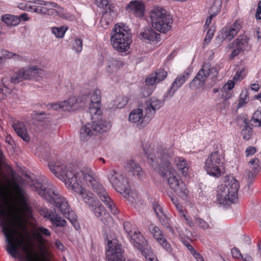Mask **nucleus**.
<instances>
[{
	"label": "nucleus",
	"instance_id": "nucleus-1",
	"mask_svg": "<svg viewBox=\"0 0 261 261\" xmlns=\"http://www.w3.org/2000/svg\"><path fill=\"white\" fill-rule=\"evenodd\" d=\"M48 166L50 171L62 180L68 189L73 190L81 196L90 208L94 206L99 200L93 193L82 187V178L91 187L93 191L113 215H116L119 213L117 207L109 196L106 189L98 181L96 175L91 169L86 167L80 172L75 173L70 167L65 166L62 163L51 161H48Z\"/></svg>",
	"mask_w": 261,
	"mask_h": 261
},
{
	"label": "nucleus",
	"instance_id": "nucleus-2",
	"mask_svg": "<svg viewBox=\"0 0 261 261\" xmlns=\"http://www.w3.org/2000/svg\"><path fill=\"white\" fill-rule=\"evenodd\" d=\"M143 150L150 165L153 168L158 169L159 174L167 180L170 188L176 195L185 199L188 193L186 186L176 177V172L171 164V158L174 154L172 147H158L155 153L146 150L144 147Z\"/></svg>",
	"mask_w": 261,
	"mask_h": 261
},
{
	"label": "nucleus",
	"instance_id": "nucleus-3",
	"mask_svg": "<svg viewBox=\"0 0 261 261\" xmlns=\"http://www.w3.org/2000/svg\"><path fill=\"white\" fill-rule=\"evenodd\" d=\"M36 184L39 195L58 208L76 230L80 228L76 214L73 211H70L67 200L59 193L56 188L53 185H47L45 179H38Z\"/></svg>",
	"mask_w": 261,
	"mask_h": 261
},
{
	"label": "nucleus",
	"instance_id": "nucleus-4",
	"mask_svg": "<svg viewBox=\"0 0 261 261\" xmlns=\"http://www.w3.org/2000/svg\"><path fill=\"white\" fill-rule=\"evenodd\" d=\"M132 35L127 27L123 23L116 24L111 33V42L113 48L119 52H125L129 48Z\"/></svg>",
	"mask_w": 261,
	"mask_h": 261
},
{
	"label": "nucleus",
	"instance_id": "nucleus-5",
	"mask_svg": "<svg viewBox=\"0 0 261 261\" xmlns=\"http://www.w3.org/2000/svg\"><path fill=\"white\" fill-rule=\"evenodd\" d=\"M240 186L239 181L233 177L228 178L217 188V200L221 204L234 202L237 198Z\"/></svg>",
	"mask_w": 261,
	"mask_h": 261
},
{
	"label": "nucleus",
	"instance_id": "nucleus-6",
	"mask_svg": "<svg viewBox=\"0 0 261 261\" xmlns=\"http://www.w3.org/2000/svg\"><path fill=\"white\" fill-rule=\"evenodd\" d=\"M149 17L152 27L156 31L165 33L171 28L172 18L163 8H153L150 11Z\"/></svg>",
	"mask_w": 261,
	"mask_h": 261
},
{
	"label": "nucleus",
	"instance_id": "nucleus-7",
	"mask_svg": "<svg viewBox=\"0 0 261 261\" xmlns=\"http://www.w3.org/2000/svg\"><path fill=\"white\" fill-rule=\"evenodd\" d=\"M224 156L223 150L216 147L210 153L205 162L204 168L208 174L215 177L220 176L222 172Z\"/></svg>",
	"mask_w": 261,
	"mask_h": 261
},
{
	"label": "nucleus",
	"instance_id": "nucleus-8",
	"mask_svg": "<svg viewBox=\"0 0 261 261\" xmlns=\"http://www.w3.org/2000/svg\"><path fill=\"white\" fill-rule=\"evenodd\" d=\"M218 73V70L216 67H212L211 65L208 63H205L191 82L190 88L191 89L194 90L195 89L201 87L203 85L208 76L211 77L212 79L214 84H212L211 86H213L216 83Z\"/></svg>",
	"mask_w": 261,
	"mask_h": 261
},
{
	"label": "nucleus",
	"instance_id": "nucleus-9",
	"mask_svg": "<svg viewBox=\"0 0 261 261\" xmlns=\"http://www.w3.org/2000/svg\"><path fill=\"white\" fill-rule=\"evenodd\" d=\"M3 230L6 242L9 245V246L7 248V251L13 257H16L18 252V249L21 248L27 254L28 261H42L41 258L37 254H35L32 257H30V253L22 241L19 242L17 244H15L14 241L15 239L11 235L10 230L6 226L3 227Z\"/></svg>",
	"mask_w": 261,
	"mask_h": 261
},
{
	"label": "nucleus",
	"instance_id": "nucleus-10",
	"mask_svg": "<svg viewBox=\"0 0 261 261\" xmlns=\"http://www.w3.org/2000/svg\"><path fill=\"white\" fill-rule=\"evenodd\" d=\"M111 126L110 122L102 120L94 121L92 124L87 123L81 128L80 139L82 141H87L93 135L106 132Z\"/></svg>",
	"mask_w": 261,
	"mask_h": 261
},
{
	"label": "nucleus",
	"instance_id": "nucleus-11",
	"mask_svg": "<svg viewBox=\"0 0 261 261\" xmlns=\"http://www.w3.org/2000/svg\"><path fill=\"white\" fill-rule=\"evenodd\" d=\"M107 177L110 182L117 192L123 194L125 197L128 196L130 188L128 179L124 178L120 172L114 170H111Z\"/></svg>",
	"mask_w": 261,
	"mask_h": 261
},
{
	"label": "nucleus",
	"instance_id": "nucleus-12",
	"mask_svg": "<svg viewBox=\"0 0 261 261\" xmlns=\"http://www.w3.org/2000/svg\"><path fill=\"white\" fill-rule=\"evenodd\" d=\"M249 38L245 35H240L233 42L227 45V48L232 49L230 58L233 59L245 51H248L251 48L249 43Z\"/></svg>",
	"mask_w": 261,
	"mask_h": 261
},
{
	"label": "nucleus",
	"instance_id": "nucleus-13",
	"mask_svg": "<svg viewBox=\"0 0 261 261\" xmlns=\"http://www.w3.org/2000/svg\"><path fill=\"white\" fill-rule=\"evenodd\" d=\"M132 244L145 257L146 261H156L157 258L143 235L139 236Z\"/></svg>",
	"mask_w": 261,
	"mask_h": 261
},
{
	"label": "nucleus",
	"instance_id": "nucleus-14",
	"mask_svg": "<svg viewBox=\"0 0 261 261\" xmlns=\"http://www.w3.org/2000/svg\"><path fill=\"white\" fill-rule=\"evenodd\" d=\"M122 246L117 240L109 241L107 257L109 261H125Z\"/></svg>",
	"mask_w": 261,
	"mask_h": 261
},
{
	"label": "nucleus",
	"instance_id": "nucleus-15",
	"mask_svg": "<svg viewBox=\"0 0 261 261\" xmlns=\"http://www.w3.org/2000/svg\"><path fill=\"white\" fill-rule=\"evenodd\" d=\"M163 105V102L155 97L151 98L149 101H147L145 108V115L142 121L143 123L147 124L154 116L156 111L159 110Z\"/></svg>",
	"mask_w": 261,
	"mask_h": 261
},
{
	"label": "nucleus",
	"instance_id": "nucleus-16",
	"mask_svg": "<svg viewBox=\"0 0 261 261\" xmlns=\"http://www.w3.org/2000/svg\"><path fill=\"white\" fill-rule=\"evenodd\" d=\"M150 232L153 235L154 238L156 241L168 252H171L172 248L170 243H169L162 234V231L159 228L153 224H150L149 226Z\"/></svg>",
	"mask_w": 261,
	"mask_h": 261
},
{
	"label": "nucleus",
	"instance_id": "nucleus-17",
	"mask_svg": "<svg viewBox=\"0 0 261 261\" xmlns=\"http://www.w3.org/2000/svg\"><path fill=\"white\" fill-rule=\"evenodd\" d=\"M101 100L100 92L98 89L95 90L91 96L89 105V113L91 117L94 115L100 116L101 111L100 110V102Z\"/></svg>",
	"mask_w": 261,
	"mask_h": 261
},
{
	"label": "nucleus",
	"instance_id": "nucleus-18",
	"mask_svg": "<svg viewBox=\"0 0 261 261\" xmlns=\"http://www.w3.org/2000/svg\"><path fill=\"white\" fill-rule=\"evenodd\" d=\"M40 214L44 218L49 220L57 227H63L66 225V221L57 214L55 211L43 208L41 210Z\"/></svg>",
	"mask_w": 261,
	"mask_h": 261
},
{
	"label": "nucleus",
	"instance_id": "nucleus-19",
	"mask_svg": "<svg viewBox=\"0 0 261 261\" xmlns=\"http://www.w3.org/2000/svg\"><path fill=\"white\" fill-rule=\"evenodd\" d=\"M241 28L240 24L235 22L230 27L223 29L219 37L223 40L230 41L237 34Z\"/></svg>",
	"mask_w": 261,
	"mask_h": 261
},
{
	"label": "nucleus",
	"instance_id": "nucleus-20",
	"mask_svg": "<svg viewBox=\"0 0 261 261\" xmlns=\"http://www.w3.org/2000/svg\"><path fill=\"white\" fill-rule=\"evenodd\" d=\"M192 72V70L191 69L188 68L184 73L178 75L176 77L170 89V92H172V94H173L175 91L180 87L189 78Z\"/></svg>",
	"mask_w": 261,
	"mask_h": 261
},
{
	"label": "nucleus",
	"instance_id": "nucleus-21",
	"mask_svg": "<svg viewBox=\"0 0 261 261\" xmlns=\"http://www.w3.org/2000/svg\"><path fill=\"white\" fill-rule=\"evenodd\" d=\"M126 10L134 14L136 16L140 17L144 15V6L139 1H132L126 7Z\"/></svg>",
	"mask_w": 261,
	"mask_h": 261
},
{
	"label": "nucleus",
	"instance_id": "nucleus-22",
	"mask_svg": "<svg viewBox=\"0 0 261 261\" xmlns=\"http://www.w3.org/2000/svg\"><path fill=\"white\" fill-rule=\"evenodd\" d=\"M30 2L44 6V8L46 9L47 15H49L55 14L58 12L57 9H61L57 3L52 2H47L42 0H31L30 1Z\"/></svg>",
	"mask_w": 261,
	"mask_h": 261
},
{
	"label": "nucleus",
	"instance_id": "nucleus-23",
	"mask_svg": "<svg viewBox=\"0 0 261 261\" xmlns=\"http://www.w3.org/2000/svg\"><path fill=\"white\" fill-rule=\"evenodd\" d=\"M13 127L17 134L24 141L28 142L30 141L27 128L23 123L17 122L13 124Z\"/></svg>",
	"mask_w": 261,
	"mask_h": 261
},
{
	"label": "nucleus",
	"instance_id": "nucleus-24",
	"mask_svg": "<svg viewBox=\"0 0 261 261\" xmlns=\"http://www.w3.org/2000/svg\"><path fill=\"white\" fill-rule=\"evenodd\" d=\"M42 235L49 237L51 235V233L47 228L43 226L36 227L34 232V236L40 244V250L42 252H44L45 249L43 243H42Z\"/></svg>",
	"mask_w": 261,
	"mask_h": 261
},
{
	"label": "nucleus",
	"instance_id": "nucleus-25",
	"mask_svg": "<svg viewBox=\"0 0 261 261\" xmlns=\"http://www.w3.org/2000/svg\"><path fill=\"white\" fill-rule=\"evenodd\" d=\"M152 207L154 213L163 225L168 226V221L165 214L164 213L161 206L156 201L152 203Z\"/></svg>",
	"mask_w": 261,
	"mask_h": 261
},
{
	"label": "nucleus",
	"instance_id": "nucleus-26",
	"mask_svg": "<svg viewBox=\"0 0 261 261\" xmlns=\"http://www.w3.org/2000/svg\"><path fill=\"white\" fill-rule=\"evenodd\" d=\"M140 35L142 37L148 41H156L159 42L160 41V34L156 33L153 29L148 27L145 28L143 31L141 33Z\"/></svg>",
	"mask_w": 261,
	"mask_h": 261
},
{
	"label": "nucleus",
	"instance_id": "nucleus-27",
	"mask_svg": "<svg viewBox=\"0 0 261 261\" xmlns=\"http://www.w3.org/2000/svg\"><path fill=\"white\" fill-rule=\"evenodd\" d=\"M125 168L132 171L133 175L136 176L140 179H142L144 176L142 168L134 160L128 161Z\"/></svg>",
	"mask_w": 261,
	"mask_h": 261
},
{
	"label": "nucleus",
	"instance_id": "nucleus-28",
	"mask_svg": "<svg viewBox=\"0 0 261 261\" xmlns=\"http://www.w3.org/2000/svg\"><path fill=\"white\" fill-rule=\"evenodd\" d=\"M90 210L94 212L95 216L100 220H102L103 216L106 218H111L110 214L106 212L105 207L99 201L96 204L94 205V206L91 207Z\"/></svg>",
	"mask_w": 261,
	"mask_h": 261
},
{
	"label": "nucleus",
	"instance_id": "nucleus-29",
	"mask_svg": "<svg viewBox=\"0 0 261 261\" xmlns=\"http://www.w3.org/2000/svg\"><path fill=\"white\" fill-rule=\"evenodd\" d=\"M143 110L142 109H136L133 110L129 115V121L132 123H137L141 120L140 125L144 126L146 124L143 123V120L144 119L143 117Z\"/></svg>",
	"mask_w": 261,
	"mask_h": 261
},
{
	"label": "nucleus",
	"instance_id": "nucleus-30",
	"mask_svg": "<svg viewBox=\"0 0 261 261\" xmlns=\"http://www.w3.org/2000/svg\"><path fill=\"white\" fill-rule=\"evenodd\" d=\"M29 71L27 69L22 68L15 72L11 78V82L14 84H18L23 80H28V74Z\"/></svg>",
	"mask_w": 261,
	"mask_h": 261
},
{
	"label": "nucleus",
	"instance_id": "nucleus-31",
	"mask_svg": "<svg viewBox=\"0 0 261 261\" xmlns=\"http://www.w3.org/2000/svg\"><path fill=\"white\" fill-rule=\"evenodd\" d=\"M27 71H30L28 74V80L38 81L39 77H42L44 74V71L41 68H38L36 66L30 67L27 69Z\"/></svg>",
	"mask_w": 261,
	"mask_h": 261
},
{
	"label": "nucleus",
	"instance_id": "nucleus-32",
	"mask_svg": "<svg viewBox=\"0 0 261 261\" xmlns=\"http://www.w3.org/2000/svg\"><path fill=\"white\" fill-rule=\"evenodd\" d=\"M15 191L21 203L25 206L28 205V195L25 190L17 183L14 184Z\"/></svg>",
	"mask_w": 261,
	"mask_h": 261
},
{
	"label": "nucleus",
	"instance_id": "nucleus-33",
	"mask_svg": "<svg viewBox=\"0 0 261 261\" xmlns=\"http://www.w3.org/2000/svg\"><path fill=\"white\" fill-rule=\"evenodd\" d=\"M123 66L120 61L117 60L113 58H110L107 63V71L111 73L116 71L120 67Z\"/></svg>",
	"mask_w": 261,
	"mask_h": 261
},
{
	"label": "nucleus",
	"instance_id": "nucleus-34",
	"mask_svg": "<svg viewBox=\"0 0 261 261\" xmlns=\"http://www.w3.org/2000/svg\"><path fill=\"white\" fill-rule=\"evenodd\" d=\"M1 20L8 26H15L20 22L19 18L11 14H5L2 16Z\"/></svg>",
	"mask_w": 261,
	"mask_h": 261
},
{
	"label": "nucleus",
	"instance_id": "nucleus-35",
	"mask_svg": "<svg viewBox=\"0 0 261 261\" xmlns=\"http://www.w3.org/2000/svg\"><path fill=\"white\" fill-rule=\"evenodd\" d=\"M63 111H70L75 110L77 108V102L75 97H71L67 100L63 101Z\"/></svg>",
	"mask_w": 261,
	"mask_h": 261
},
{
	"label": "nucleus",
	"instance_id": "nucleus-36",
	"mask_svg": "<svg viewBox=\"0 0 261 261\" xmlns=\"http://www.w3.org/2000/svg\"><path fill=\"white\" fill-rule=\"evenodd\" d=\"M178 169L184 176L188 174V167L186 160L182 158H178L177 163Z\"/></svg>",
	"mask_w": 261,
	"mask_h": 261
},
{
	"label": "nucleus",
	"instance_id": "nucleus-37",
	"mask_svg": "<svg viewBox=\"0 0 261 261\" xmlns=\"http://www.w3.org/2000/svg\"><path fill=\"white\" fill-rule=\"evenodd\" d=\"M95 3L98 7H101L104 9L103 14H107L111 12L108 0H95Z\"/></svg>",
	"mask_w": 261,
	"mask_h": 261
},
{
	"label": "nucleus",
	"instance_id": "nucleus-38",
	"mask_svg": "<svg viewBox=\"0 0 261 261\" xmlns=\"http://www.w3.org/2000/svg\"><path fill=\"white\" fill-rule=\"evenodd\" d=\"M245 126L241 131V134L243 138L246 140H248L252 134V128L248 125V123L246 119L244 120Z\"/></svg>",
	"mask_w": 261,
	"mask_h": 261
},
{
	"label": "nucleus",
	"instance_id": "nucleus-39",
	"mask_svg": "<svg viewBox=\"0 0 261 261\" xmlns=\"http://www.w3.org/2000/svg\"><path fill=\"white\" fill-rule=\"evenodd\" d=\"M159 83L164 80L167 75V72L164 69H160L153 73Z\"/></svg>",
	"mask_w": 261,
	"mask_h": 261
},
{
	"label": "nucleus",
	"instance_id": "nucleus-40",
	"mask_svg": "<svg viewBox=\"0 0 261 261\" xmlns=\"http://www.w3.org/2000/svg\"><path fill=\"white\" fill-rule=\"evenodd\" d=\"M124 229L127 234V237L130 235L135 230L137 229L129 222H125L123 224Z\"/></svg>",
	"mask_w": 261,
	"mask_h": 261
},
{
	"label": "nucleus",
	"instance_id": "nucleus-41",
	"mask_svg": "<svg viewBox=\"0 0 261 261\" xmlns=\"http://www.w3.org/2000/svg\"><path fill=\"white\" fill-rule=\"evenodd\" d=\"M63 101L58 102L50 103L47 105V108L49 110H54L55 111H63Z\"/></svg>",
	"mask_w": 261,
	"mask_h": 261
},
{
	"label": "nucleus",
	"instance_id": "nucleus-42",
	"mask_svg": "<svg viewBox=\"0 0 261 261\" xmlns=\"http://www.w3.org/2000/svg\"><path fill=\"white\" fill-rule=\"evenodd\" d=\"M32 9L31 10V12H36L42 15H47L46 13V9L44 8V6L43 5H39V6H32Z\"/></svg>",
	"mask_w": 261,
	"mask_h": 261
},
{
	"label": "nucleus",
	"instance_id": "nucleus-43",
	"mask_svg": "<svg viewBox=\"0 0 261 261\" xmlns=\"http://www.w3.org/2000/svg\"><path fill=\"white\" fill-rule=\"evenodd\" d=\"M66 32V30L63 27L53 28L52 33L55 35L57 37L62 38Z\"/></svg>",
	"mask_w": 261,
	"mask_h": 261
},
{
	"label": "nucleus",
	"instance_id": "nucleus-44",
	"mask_svg": "<svg viewBox=\"0 0 261 261\" xmlns=\"http://www.w3.org/2000/svg\"><path fill=\"white\" fill-rule=\"evenodd\" d=\"M195 223L203 229H207L210 227L209 224L200 218H195Z\"/></svg>",
	"mask_w": 261,
	"mask_h": 261
},
{
	"label": "nucleus",
	"instance_id": "nucleus-45",
	"mask_svg": "<svg viewBox=\"0 0 261 261\" xmlns=\"http://www.w3.org/2000/svg\"><path fill=\"white\" fill-rule=\"evenodd\" d=\"M245 175L247 178L248 186H250L252 185L253 180L256 177V174L253 173L252 171H251L250 169H249L246 170Z\"/></svg>",
	"mask_w": 261,
	"mask_h": 261
},
{
	"label": "nucleus",
	"instance_id": "nucleus-46",
	"mask_svg": "<svg viewBox=\"0 0 261 261\" xmlns=\"http://www.w3.org/2000/svg\"><path fill=\"white\" fill-rule=\"evenodd\" d=\"M73 48L76 53H80L82 50V40L79 38L75 39L73 43Z\"/></svg>",
	"mask_w": 261,
	"mask_h": 261
},
{
	"label": "nucleus",
	"instance_id": "nucleus-47",
	"mask_svg": "<svg viewBox=\"0 0 261 261\" xmlns=\"http://www.w3.org/2000/svg\"><path fill=\"white\" fill-rule=\"evenodd\" d=\"M142 234L138 230H135L133 232V233L130 234L127 236L128 238L129 239L130 243L132 244L133 242H135V240H136L138 238V237H139V236H142Z\"/></svg>",
	"mask_w": 261,
	"mask_h": 261
},
{
	"label": "nucleus",
	"instance_id": "nucleus-48",
	"mask_svg": "<svg viewBox=\"0 0 261 261\" xmlns=\"http://www.w3.org/2000/svg\"><path fill=\"white\" fill-rule=\"evenodd\" d=\"M159 83L155 79L153 74H151L146 79V83L148 85H153L154 84Z\"/></svg>",
	"mask_w": 261,
	"mask_h": 261
},
{
	"label": "nucleus",
	"instance_id": "nucleus-49",
	"mask_svg": "<svg viewBox=\"0 0 261 261\" xmlns=\"http://www.w3.org/2000/svg\"><path fill=\"white\" fill-rule=\"evenodd\" d=\"M256 152L255 147L253 146H249L245 150V153L246 156H249L253 155Z\"/></svg>",
	"mask_w": 261,
	"mask_h": 261
},
{
	"label": "nucleus",
	"instance_id": "nucleus-50",
	"mask_svg": "<svg viewBox=\"0 0 261 261\" xmlns=\"http://www.w3.org/2000/svg\"><path fill=\"white\" fill-rule=\"evenodd\" d=\"M247 97L246 92L244 94L243 93L241 94V97L240 98L238 108H240L244 106V105L246 103L245 99Z\"/></svg>",
	"mask_w": 261,
	"mask_h": 261
},
{
	"label": "nucleus",
	"instance_id": "nucleus-51",
	"mask_svg": "<svg viewBox=\"0 0 261 261\" xmlns=\"http://www.w3.org/2000/svg\"><path fill=\"white\" fill-rule=\"evenodd\" d=\"M18 7L21 10L27 11L31 12V10L32 9V6L29 5L27 3H20L18 5Z\"/></svg>",
	"mask_w": 261,
	"mask_h": 261
},
{
	"label": "nucleus",
	"instance_id": "nucleus-52",
	"mask_svg": "<svg viewBox=\"0 0 261 261\" xmlns=\"http://www.w3.org/2000/svg\"><path fill=\"white\" fill-rule=\"evenodd\" d=\"M47 118V115L44 112L36 114L35 119L39 121H42Z\"/></svg>",
	"mask_w": 261,
	"mask_h": 261
},
{
	"label": "nucleus",
	"instance_id": "nucleus-53",
	"mask_svg": "<svg viewBox=\"0 0 261 261\" xmlns=\"http://www.w3.org/2000/svg\"><path fill=\"white\" fill-rule=\"evenodd\" d=\"M231 254L232 256L235 258H239L240 257H242L240 251L236 247H234L231 250Z\"/></svg>",
	"mask_w": 261,
	"mask_h": 261
},
{
	"label": "nucleus",
	"instance_id": "nucleus-54",
	"mask_svg": "<svg viewBox=\"0 0 261 261\" xmlns=\"http://www.w3.org/2000/svg\"><path fill=\"white\" fill-rule=\"evenodd\" d=\"M213 32L211 31V29H209L206 33L204 41L206 43H208L209 41L211 40V39L213 38Z\"/></svg>",
	"mask_w": 261,
	"mask_h": 261
},
{
	"label": "nucleus",
	"instance_id": "nucleus-55",
	"mask_svg": "<svg viewBox=\"0 0 261 261\" xmlns=\"http://www.w3.org/2000/svg\"><path fill=\"white\" fill-rule=\"evenodd\" d=\"M9 89L6 86H4L3 88L0 87V98L4 99L6 96V93L9 92Z\"/></svg>",
	"mask_w": 261,
	"mask_h": 261
},
{
	"label": "nucleus",
	"instance_id": "nucleus-56",
	"mask_svg": "<svg viewBox=\"0 0 261 261\" xmlns=\"http://www.w3.org/2000/svg\"><path fill=\"white\" fill-rule=\"evenodd\" d=\"M2 54L4 56L3 59L5 58H9L11 59L13 58V53L9 52L7 50L3 49L2 50Z\"/></svg>",
	"mask_w": 261,
	"mask_h": 261
},
{
	"label": "nucleus",
	"instance_id": "nucleus-57",
	"mask_svg": "<svg viewBox=\"0 0 261 261\" xmlns=\"http://www.w3.org/2000/svg\"><path fill=\"white\" fill-rule=\"evenodd\" d=\"M251 121L253 122L252 124V125H254L255 126H261V120L257 119L253 115Z\"/></svg>",
	"mask_w": 261,
	"mask_h": 261
},
{
	"label": "nucleus",
	"instance_id": "nucleus-58",
	"mask_svg": "<svg viewBox=\"0 0 261 261\" xmlns=\"http://www.w3.org/2000/svg\"><path fill=\"white\" fill-rule=\"evenodd\" d=\"M192 254L196 258L197 261H204V258L202 257V256L201 254H200L197 251H194Z\"/></svg>",
	"mask_w": 261,
	"mask_h": 261
},
{
	"label": "nucleus",
	"instance_id": "nucleus-59",
	"mask_svg": "<svg viewBox=\"0 0 261 261\" xmlns=\"http://www.w3.org/2000/svg\"><path fill=\"white\" fill-rule=\"evenodd\" d=\"M127 103V98L123 97L122 98V101L119 102V103L117 106L118 108H122L125 105H126Z\"/></svg>",
	"mask_w": 261,
	"mask_h": 261
},
{
	"label": "nucleus",
	"instance_id": "nucleus-60",
	"mask_svg": "<svg viewBox=\"0 0 261 261\" xmlns=\"http://www.w3.org/2000/svg\"><path fill=\"white\" fill-rule=\"evenodd\" d=\"M251 171H252L253 173H254L255 174L259 172V165L250 166V168Z\"/></svg>",
	"mask_w": 261,
	"mask_h": 261
},
{
	"label": "nucleus",
	"instance_id": "nucleus-61",
	"mask_svg": "<svg viewBox=\"0 0 261 261\" xmlns=\"http://www.w3.org/2000/svg\"><path fill=\"white\" fill-rule=\"evenodd\" d=\"M217 15V14H211L206 20L205 23L204 25V27H206V26L208 27L210 25V24L211 23V21L212 18L215 16Z\"/></svg>",
	"mask_w": 261,
	"mask_h": 261
},
{
	"label": "nucleus",
	"instance_id": "nucleus-62",
	"mask_svg": "<svg viewBox=\"0 0 261 261\" xmlns=\"http://www.w3.org/2000/svg\"><path fill=\"white\" fill-rule=\"evenodd\" d=\"M254 117L261 120V107L258 108V109L254 113L253 115Z\"/></svg>",
	"mask_w": 261,
	"mask_h": 261
},
{
	"label": "nucleus",
	"instance_id": "nucleus-63",
	"mask_svg": "<svg viewBox=\"0 0 261 261\" xmlns=\"http://www.w3.org/2000/svg\"><path fill=\"white\" fill-rule=\"evenodd\" d=\"M250 166L259 165V160L257 158L251 159L248 163Z\"/></svg>",
	"mask_w": 261,
	"mask_h": 261
},
{
	"label": "nucleus",
	"instance_id": "nucleus-64",
	"mask_svg": "<svg viewBox=\"0 0 261 261\" xmlns=\"http://www.w3.org/2000/svg\"><path fill=\"white\" fill-rule=\"evenodd\" d=\"M184 244L187 247L188 250H189L191 251V253L192 254L194 252V251H196L194 249V247L188 242H185Z\"/></svg>",
	"mask_w": 261,
	"mask_h": 261
}]
</instances>
